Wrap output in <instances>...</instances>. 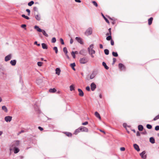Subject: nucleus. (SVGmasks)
<instances>
[{
    "label": "nucleus",
    "instance_id": "nucleus-42",
    "mask_svg": "<svg viewBox=\"0 0 159 159\" xmlns=\"http://www.w3.org/2000/svg\"><path fill=\"white\" fill-rule=\"evenodd\" d=\"M147 128L148 129H150L152 128V126L151 125L149 124H147L146 126Z\"/></svg>",
    "mask_w": 159,
    "mask_h": 159
},
{
    "label": "nucleus",
    "instance_id": "nucleus-62",
    "mask_svg": "<svg viewBox=\"0 0 159 159\" xmlns=\"http://www.w3.org/2000/svg\"><path fill=\"white\" fill-rule=\"evenodd\" d=\"M136 135L137 136H139L140 135V133H139V132L138 131L137 132Z\"/></svg>",
    "mask_w": 159,
    "mask_h": 159
},
{
    "label": "nucleus",
    "instance_id": "nucleus-9",
    "mask_svg": "<svg viewBox=\"0 0 159 159\" xmlns=\"http://www.w3.org/2000/svg\"><path fill=\"white\" fill-rule=\"evenodd\" d=\"M145 151H143L140 154V155L141 156V157L143 159H145L146 158L147 156L145 154Z\"/></svg>",
    "mask_w": 159,
    "mask_h": 159
},
{
    "label": "nucleus",
    "instance_id": "nucleus-40",
    "mask_svg": "<svg viewBox=\"0 0 159 159\" xmlns=\"http://www.w3.org/2000/svg\"><path fill=\"white\" fill-rule=\"evenodd\" d=\"M43 63L41 61L38 62L37 63V65L39 66H41L43 65Z\"/></svg>",
    "mask_w": 159,
    "mask_h": 159
},
{
    "label": "nucleus",
    "instance_id": "nucleus-2",
    "mask_svg": "<svg viewBox=\"0 0 159 159\" xmlns=\"http://www.w3.org/2000/svg\"><path fill=\"white\" fill-rule=\"evenodd\" d=\"M88 59L86 57H83L80 58L79 61L80 63L84 64L87 63L88 61Z\"/></svg>",
    "mask_w": 159,
    "mask_h": 159
},
{
    "label": "nucleus",
    "instance_id": "nucleus-31",
    "mask_svg": "<svg viewBox=\"0 0 159 159\" xmlns=\"http://www.w3.org/2000/svg\"><path fill=\"white\" fill-rule=\"evenodd\" d=\"M63 51L65 53L66 55H67L68 52L67 50L66 47H64L63 49Z\"/></svg>",
    "mask_w": 159,
    "mask_h": 159
},
{
    "label": "nucleus",
    "instance_id": "nucleus-55",
    "mask_svg": "<svg viewBox=\"0 0 159 159\" xmlns=\"http://www.w3.org/2000/svg\"><path fill=\"white\" fill-rule=\"evenodd\" d=\"M111 43L112 45H113L114 44V42L112 39H111Z\"/></svg>",
    "mask_w": 159,
    "mask_h": 159
},
{
    "label": "nucleus",
    "instance_id": "nucleus-8",
    "mask_svg": "<svg viewBox=\"0 0 159 159\" xmlns=\"http://www.w3.org/2000/svg\"><path fill=\"white\" fill-rule=\"evenodd\" d=\"M12 119V117L10 116H8L5 117V120L7 122H10Z\"/></svg>",
    "mask_w": 159,
    "mask_h": 159
},
{
    "label": "nucleus",
    "instance_id": "nucleus-10",
    "mask_svg": "<svg viewBox=\"0 0 159 159\" xmlns=\"http://www.w3.org/2000/svg\"><path fill=\"white\" fill-rule=\"evenodd\" d=\"M75 39L78 43H80V44H84V43L82 41V40L79 37H76L75 38Z\"/></svg>",
    "mask_w": 159,
    "mask_h": 159
},
{
    "label": "nucleus",
    "instance_id": "nucleus-20",
    "mask_svg": "<svg viewBox=\"0 0 159 159\" xmlns=\"http://www.w3.org/2000/svg\"><path fill=\"white\" fill-rule=\"evenodd\" d=\"M95 116L98 118L99 119L101 120V117L99 113L97 111H96L95 113Z\"/></svg>",
    "mask_w": 159,
    "mask_h": 159
},
{
    "label": "nucleus",
    "instance_id": "nucleus-18",
    "mask_svg": "<svg viewBox=\"0 0 159 159\" xmlns=\"http://www.w3.org/2000/svg\"><path fill=\"white\" fill-rule=\"evenodd\" d=\"M61 70L60 68H57L56 69V74L59 75H60Z\"/></svg>",
    "mask_w": 159,
    "mask_h": 159
},
{
    "label": "nucleus",
    "instance_id": "nucleus-39",
    "mask_svg": "<svg viewBox=\"0 0 159 159\" xmlns=\"http://www.w3.org/2000/svg\"><path fill=\"white\" fill-rule=\"evenodd\" d=\"M111 28H109V29H108V31H109V33H107L106 34V35H111Z\"/></svg>",
    "mask_w": 159,
    "mask_h": 159
},
{
    "label": "nucleus",
    "instance_id": "nucleus-3",
    "mask_svg": "<svg viewBox=\"0 0 159 159\" xmlns=\"http://www.w3.org/2000/svg\"><path fill=\"white\" fill-rule=\"evenodd\" d=\"M93 29L91 27H89L85 31V34L86 36H89L92 34Z\"/></svg>",
    "mask_w": 159,
    "mask_h": 159
},
{
    "label": "nucleus",
    "instance_id": "nucleus-45",
    "mask_svg": "<svg viewBox=\"0 0 159 159\" xmlns=\"http://www.w3.org/2000/svg\"><path fill=\"white\" fill-rule=\"evenodd\" d=\"M66 134L68 137H71L72 136V134L70 132H66Z\"/></svg>",
    "mask_w": 159,
    "mask_h": 159
},
{
    "label": "nucleus",
    "instance_id": "nucleus-4",
    "mask_svg": "<svg viewBox=\"0 0 159 159\" xmlns=\"http://www.w3.org/2000/svg\"><path fill=\"white\" fill-rule=\"evenodd\" d=\"M80 129L81 132H88L89 131V129L83 126L80 127Z\"/></svg>",
    "mask_w": 159,
    "mask_h": 159
},
{
    "label": "nucleus",
    "instance_id": "nucleus-44",
    "mask_svg": "<svg viewBox=\"0 0 159 159\" xmlns=\"http://www.w3.org/2000/svg\"><path fill=\"white\" fill-rule=\"evenodd\" d=\"M71 55L74 58H75V54L74 53V52L72 51L71 52Z\"/></svg>",
    "mask_w": 159,
    "mask_h": 159
},
{
    "label": "nucleus",
    "instance_id": "nucleus-5",
    "mask_svg": "<svg viewBox=\"0 0 159 159\" xmlns=\"http://www.w3.org/2000/svg\"><path fill=\"white\" fill-rule=\"evenodd\" d=\"M20 143V142L19 141L17 140L13 142L12 144V147H17L18 146Z\"/></svg>",
    "mask_w": 159,
    "mask_h": 159
},
{
    "label": "nucleus",
    "instance_id": "nucleus-43",
    "mask_svg": "<svg viewBox=\"0 0 159 159\" xmlns=\"http://www.w3.org/2000/svg\"><path fill=\"white\" fill-rule=\"evenodd\" d=\"M56 39L55 38L53 37L52 38V43H55L56 42Z\"/></svg>",
    "mask_w": 159,
    "mask_h": 159
},
{
    "label": "nucleus",
    "instance_id": "nucleus-51",
    "mask_svg": "<svg viewBox=\"0 0 159 159\" xmlns=\"http://www.w3.org/2000/svg\"><path fill=\"white\" fill-rule=\"evenodd\" d=\"M26 26V25L25 24H23L21 25V27L22 28H24L25 30L26 29V28H25Z\"/></svg>",
    "mask_w": 159,
    "mask_h": 159
},
{
    "label": "nucleus",
    "instance_id": "nucleus-35",
    "mask_svg": "<svg viewBox=\"0 0 159 159\" xmlns=\"http://www.w3.org/2000/svg\"><path fill=\"white\" fill-rule=\"evenodd\" d=\"M104 53L105 54L107 55H108L109 54V50L107 49H105L104 50Z\"/></svg>",
    "mask_w": 159,
    "mask_h": 159
},
{
    "label": "nucleus",
    "instance_id": "nucleus-48",
    "mask_svg": "<svg viewBox=\"0 0 159 159\" xmlns=\"http://www.w3.org/2000/svg\"><path fill=\"white\" fill-rule=\"evenodd\" d=\"M92 3L93 4V5L95 6L96 7H98V4L95 1H93Z\"/></svg>",
    "mask_w": 159,
    "mask_h": 159
},
{
    "label": "nucleus",
    "instance_id": "nucleus-32",
    "mask_svg": "<svg viewBox=\"0 0 159 159\" xmlns=\"http://www.w3.org/2000/svg\"><path fill=\"white\" fill-rule=\"evenodd\" d=\"M41 32H42L43 35L46 37H48V35L46 33L45 30H43Z\"/></svg>",
    "mask_w": 159,
    "mask_h": 159
},
{
    "label": "nucleus",
    "instance_id": "nucleus-11",
    "mask_svg": "<svg viewBox=\"0 0 159 159\" xmlns=\"http://www.w3.org/2000/svg\"><path fill=\"white\" fill-rule=\"evenodd\" d=\"M119 68L121 70H124L125 69L124 65L122 63H119L118 65Z\"/></svg>",
    "mask_w": 159,
    "mask_h": 159
},
{
    "label": "nucleus",
    "instance_id": "nucleus-33",
    "mask_svg": "<svg viewBox=\"0 0 159 159\" xmlns=\"http://www.w3.org/2000/svg\"><path fill=\"white\" fill-rule=\"evenodd\" d=\"M112 54L113 56L115 57H117L118 56V54L117 52H112Z\"/></svg>",
    "mask_w": 159,
    "mask_h": 159
},
{
    "label": "nucleus",
    "instance_id": "nucleus-28",
    "mask_svg": "<svg viewBox=\"0 0 159 159\" xmlns=\"http://www.w3.org/2000/svg\"><path fill=\"white\" fill-rule=\"evenodd\" d=\"M57 90L54 88L53 89H51L49 90V92L50 93H55L56 91Z\"/></svg>",
    "mask_w": 159,
    "mask_h": 159
},
{
    "label": "nucleus",
    "instance_id": "nucleus-25",
    "mask_svg": "<svg viewBox=\"0 0 159 159\" xmlns=\"http://www.w3.org/2000/svg\"><path fill=\"white\" fill-rule=\"evenodd\" d=\"M70 91H72L75 90L74 85L73 84L71 85L70 86Z\"/></svg>",
    "mask_w": 159,
    "mask_h": 159
},
{
    "label": "nucleus",
    "instance_id": "nucleus-1",
    "mask_svg": "<svg viewBox=\"0 0 159 159\" xmlns=\"http://www.w3.org/2000/svg\"><path fill=\"white\" fill-rule=\"evenodd\" d=\"M94 48V45L93 44H91L89 47L88 48V51L89 52V54L91 56V57L92 58L94 57V56L93 54H94L95 53V52L93 48Z\"/></svg>",
    "mask_w": 159,
    "mask_h": 159
},
{
    "label": "nucleus",
    "instance_id": "nucleus-53",
    "mask_svg": "<svg viewBox=\"0 0 159 159\" xmlns=\"http://www.w3.org/2000/svg\"><path fill=\"white\" fill-rule=\"evenodd\" d=\"M26 11L28 12V15H30V11L29 9H27L26 10Z\"/></svg>",
    "mask_w": 159,
    "mask_h": 159
},
{
    "label": "nucleus",
    "instance_id": "nucleus-26",
    "mask_svg": "<svg viewBox=\"0 0 159 159\" xmlns=\"http://www.w3.org/2000/svg\"><path fill=\"white\" fill-rule=\"evenodd\" d=\"M81 132L80 129V127L78 129L75 130V131L74 134L76 135L78 133H79L80 132Z\"/></svg>",
    "mask_w": 159,
    "mask_h": 159
},
{
    "label": "nucleus",
    "instance_id": "nucleus-21",
    "mask_svg": "<svg viewBox=\"0 0 159 159\" xmlns=\"http://www.w3.org/2000/svg\"><path fill=\"white\" fill-rule=\"evenodd\" d=\"M42 47L43 49H47L48 46L45 43H42Z\"/></svg>",
    "mask_w": 159,
    "mask_h": 159
},
{
    "label": "nucleus",
    "instance_id": "nucleus-60",
    "mask_svg": "<svg viewBox=\"0 0 159 159\" xmlns=\"http://www.w3.org/2000/svg\"><path fill=\"white\" fill-rule=\"evenodd\" d=\"M73 40L72 39H71L70 41V43L71 44L73 43Z\"/></svg>",
    "mask_w": 159,
    "mask_h": 159
},
{
    "label": "nucleus",
    "instance_id": "nucleus-61",
    "mask_svg": "<svg viewBox=\"0 0 159 159\" xmlns=\"http://www.w3.org/2000/svg\"><path fill=\"white\" fill-rule=\"evenodd\" d=\"M33 9L34 11H37V8L36 7H34L33 8Z\"/></svg>",
    "mask_w": 159,
    "mask_h": 159
},
{
    "label": "nucleus",
    "instance_id": "nucleus-58",
    "mask_svg": "<svg viewBox=\"0 0 159 159\" xmlns=\"http://www.w3.org/2000/svg\"><path fill=\"white\" fill-rule=\"evenodd\" d=\"M125 148L124 147H121L120 148V150L121 151H124L125 150Z\"/></svg>",
    "mask_w": 159,
    "mask_h": 159
},
{
    "label": "nucleus",
    "instance_id": "nucleus-6",
    "mask_svg": "<svg viewBox=\"0 0 159 159\" xmlns=\"http://www.w3.org/2000/svg\"><path fill=\"white\" fill-rule=\"evenodd\" d=\"M91 89L92 91H94L96 88V85L94 82L92 83L90 85Z\"/></svg>",
    "mask_w": 159,
    "mask_h": 159
},
{
    "label": "nucleus",
    "instance_id": "nucleus-34",
    "mask_svg": "<svg viewBox=\"0 0 159 159\" xmlns=\"http://www.w3.org/2000/svg\"><path fill=\"white\" fill-rule=\"evenodd\" d=\"M102 15L103 18H104V19L106 21V22L108 24H109V22L108 21V20L104 16V15L103 14H102Z\"/></svg>",
    "mask_w": 159,
    "mask_h": 159
},
{
    "label": "nucleus",
    "instance_id": "nucleus-46",
    "mask_svg": "<svg viewBox=\"0 0 159 159\" xmlns=\"http://www.w3.org/2000/svg\"><path fill=\"white\" fill-rule=\"evenodd\" d=\"M159 119V114L156 116L154 119V120H156Z\"/></svg>",
    "mask_w": 159,
    "mask_h": 159
},
{
    "label": "nucleus",
    "instance_id": "nucleus-41",
    "mask_svg": "<svg viewBox=\"0 0 159 159\" xmlns=\"http://www.w3.org/2000/svg\"><path fill=\"white\" fill-rule=\"evenodd\" d=\"M34 3V2L33 1H31L29 2L28 4V5L29 6H31Z\"/></svg>",
    "mask_w": 159,
    "mask_h": 159
},
{
    "label": "nucleus",
    "instance_id": "nucleus-19",
    "mask_svg": "<svg viewBox=\"0 0 159 159\" xmlns=\"http://www.w3.org/2000/svg\"><path fill=\"white\" fill-rule=\"evenodd\" d=\"M34 28L35 29H36L39 32H41L43 30H41V29H40L39 27V26H37V25H35L34 27Z\"/></svg>",
    "mask_w": 159,
    "mask_h": 159
},
{
    "label": "nucleus",
    "instance_id": "nucleus-13",
    "mask_svg": "<svg viewBox=\"0 0 159 159\" xmlns=\"http://www.w3.org/2000/svg\"><path fill=\"white\" fill-rule=\"evenodd\" d=\"M79 53L81 55L85 56L86 55V51L84 49H82L80 51Z\"/></svg>",
    "mask_w": 159,
    "mask_h": 159
},
{
    "label": "nucleus",
    "instance_id": "nucleus-47",
    "mask_svg": "<svg viewBox=\"0 0 159 159\" xmlns=\"http://www.w3.org/2000/svg\"><path fill=\"white\" fill-rule=\"evenodd\" d=\"M70 66L71 68H74L75 66V63H71L70 64Z\"/></svg>",
    "mask_w": 159,
    "mask_h": 159
},
{
    "label": "nucleus",
    "instance_id": "nucleus-27",
    "mask_svg": "<svg viewBox=\"0 0 159 159\" xmlns=\"http://www.w3.org/2000/svg\"><path fill=\"white\" fill-rule=\"evenodd\" d=\"M102 65L105 68L107 69L108 70L109 69V67H108L106 65V63L104 62H103L102 63Z\"/></svg>",
    "mask_w": 159,
    "mask_h": 159
},
{
    "label": "nucleus",
    "instance_id": "nucleus-17",
    "mask_svg": "<svg viewBox=\"0 0 159 159\" xmlns=\"http://www.w3.org/2000/svg\"><path fill=\"white\" fill-rule=\"evenodd\" d=\"M96 73L95 72H93L90 75V78L91 79H93L96 75Z\"/></svg>",
    "mask_w": 159,
    "mask_h": 159
},
{
    "label": "nucleus",
    "instance_id": "nucleus-59",
    "mask_svg": "<svg viewBox=\"0 0 159 159\" xmlns=\"http://www.w3.org/2000/svg\"><path fill=\"white\" fill-rule=\"evenodd\" d=\"M113 62L112 64H114L116 61V59L115 58H113Z\"/></svg>",
    "mask_w": 159,
    "mask_h": 159
},
{
    "label": "nucleus",
    "instance_id": "nucleus-7",
    "mask_svg": "<svg viewBox=\"0 0 159 159\" xmlns=\"http://www.w3.org/2000/svg\"><path fill=\"white\" fill-rule=\"evenodd\" d=\"M34 16L35 19L38 21H40L41 19V17L39 14H34Z\"/></svg>",
    "mask_w": 159,
    "mask_h": 159
},
{
    "label": "nucleus",
    "instance_id": "nucleus-24",
    "mask_svg": "<svg viewBox=\"0 0 159 159\" xmlns=\"http://www.w3.org/2000/svg\"><path fill=\"white\" fill-rule=\"evenodd\" d=\"M152 17H151L148 20V24L149 25H150L152 24Z\"/></svg>",
    "mask_w": 159,
    "mask_h": 159
},
{
    "label": "nucleus",
    "instance_id": "nucleus-15",
    "mask_svg": "<svg viewBox=\"0 0 159 159\" xmlns=\"http://www.w3.org/2000/svg\"><path fill=\"white\" fill-rule=\"evenodd\" d=\"M134 149L137 151H140V148L139 147V146L136 144H134Z\"/></svg>",
    "mask_w": 159,
    "mask_h": 159
},
{
    "label": "nucleus",
    "instance_id": "nucleus-23",
    "mask_svg": "<svg viewBox=\"0 0 159 159\" xmlns=\"http://www.w3.org/2000/svg\"><path fill=\"white\" fill-rule=\"evenodd\" d=\"M150 142L152 144H153L155 142V140L154 139L153 137H151L149 139Z\"/></svg>",
    "mask_w": 159,
    "mask_h": 159
},
{
    "label": "nucleus",
    "instance_id": "nucleus-52",
    "mask_svg": "<svg viewBox=\"0 0 159 159\" xmlns=\"http://www.w3.org/2000/svg\"><path fill=\"white\" fill-rule=\"evenodd\" d=\"M88 124V122L86 121L84 122L83 123H82V125H86Z\"/></svg>",
    "mask_w": 159,
    "mask_h": 159
},
{
    "label": "nucleus",
    "instance_id": "nucleus-56",
    "mask_svg": "<svg viewBox=\"0 0 159 159\" xmlns=\"http://www.w3.org/2000/svg\"><path fill=\"white\" fill-rule=\"evenodd\" d=\"M34 44H35L37 45L38 46H40V44L39 43H38L37 42V41H35L34 43Z\"/></svg>",
    "mask_w": 159,
    "mask_h": 159
},
{
    "label": "nucleus",
    "instance_id": "nucleus-64",
    "mask_svg": "<svg viewBox=\"0 0 159 159\" xmlns=\"http://www.w3.org/2000/svg\"><path fill=\"white\" fill-rule=\"evenodd\" d=\"M38 128L41 131H42L43 130V128L41 127H39Z\"/></svg>",
    "mask_w": 159,
    "mask_h": 159
},
{
    "label": "nucleus",
    "instance_id": "nucleus-16",
    "mask_svg": "<svg viewBox=\"0 0 159 159\" xmlns=\"http://www.w3.org/2000/svg\"><path fill=\"white\" fill-rule=\"evenodd\" d=\"M14 152L15 153L18 152L20 151L19 149L17 147H13Z\"/></svg>",
    "mask_w": 159,
    "mask_h": 159
},
{
    "label": "nucleus",
    "instance_id": "nucleus-37",
    "mask_svg": "<svg viewBox=\"0 0 159 159\" xmlns=\"http://www.w3.org/2000/svg\"><path fill=\"white\" fill-rule=\"evenodd\" d=\"M53 49L55 51V53H57L58 52V49L57 47H55L53 48Z\"/></svg>",
    "mask_w": 159,
    "mask_h": 159
},
{
    "label": "nucleus",
    "instance_id": "nucleus-63",
    "mask_svg": "<svg viewBox=\"0 0 159 159\" xmlns=\"http://www.w3.org/2000/svg\"><path fill=\"white\" fill-rule=\"evenodd\" d=\"M123 126L125 128H126L127 126V124L126 123H124Z\"/></svg>",
    "mask_w": 159,
    "mask_h": 159
},
{
    "label": "nucleus",
    "instance_id": "nucleus-30",
    "mask_svg": "<svg viewBox=\"0 0 159 159\" xmlns=\"http://www.w3.org/2000/svg\"><path fill=\"white\" fill-rule=\"evenodd\" d=\"M138 129L139 131H142L143 129V127L141 125H139L138 127Z\"/></svg>",
    "mask_w": 159,
    "mask_h": 159
},
{
    "label": "nucleus",
    "instance_id": "nucleus-29",
    "mask_svg": "<svg viewBox=\"0 0 159 159\" xmlns=\"http://www.w3.org/2000/svg\"><path fill=\"white\" fill-rule=\"evenodd\" d=\"M2 110L4 111L5 112H7V108L5 106H2Z\"/></svg>",
    "mask_w": 159,
    "mask_h": 159
},
{
    "label": "nucleus",
    "instance_id": "nucleus-49",
    "mask_svg": "<svg viewBox=\"0 0 159 159\" xmlns=\"http://www.w3.org/2000/svg\"><path fill=\"white\" fill-rule=\"evenodd\" d=\"M155 130L157 131L159 130V126L157 125L155 127Z\"/></svg>",
    "mask_w": 159,
    "mask_h": 159
},
{
    "label": "nucleus",
    "instance_id": "nucleus-36",
    "mask_svg": "<svg viewBox=\"0 0 159 159\" xmlns=\"http://www.w3.org/2000/svg\"><path fill=\"white\" fill-rule=\"evenodd\" d=\"M22 16L23 17L25 18V19H26L27 20H29L30 19L29 17L28 16H26L24 14L22 15Z\"/></svg>",
    "mask_w": 159,
    "mask_h": 159
},
{
    "label": "nucleus",
    "instance_id": "nucleus-54",
    "mask_svg": "<svg viewBox=\"0 0 159 159\" xmlns=\"http://www.w3.org/2000/svg\"><path fill=\"white\" fill-rule=\"evenodd\" d=\"M86 89L88 91H89L90 90V88L89 86L86 87Z\"/></svg>",
    "mask_w": 159,
    "mask_h": 159
},
{
    "label": "nucleus",
    "instance_id": "nucleus-57",
    "mask_svg": "<svg viewBox=\"0 0 159 159\" xmlns=\"http://www.w3.org/2000/svg\"><path fill=\"white\" fill-rule=\"evenodd\" d=\"M24 132V130H21V131H20V132H19L18 134V135H19V134H20L22 133H23Z\"/></svg>",
    "mask_w": 159,
    "mask_h": 159
},
{
    "label": "nucleus",
    "instance_id": "nucleus-14",
    "mask_svg": "<svg viewBox=\"0 0 159 159\" xmlns=\"http://www.w3.org/2000/svg\"><path fill=\"white\" fill-rule=\"evenodd\" d=\"M78 91L79 93V95L83 97L84 95V93L82 90L81 89H78Z\"/></svg>",
    "mask_w": 159,
    "mask_h": 159
},
{
    "label": "nucleus",
    "instance_id": "nucleus-38",
    "mask_svg": "<svg viewBox=\"0 0 159 159\" xmlns=\"http://www.w3.org/2000/svg\"><path fill=\"white\" fill-rule=\"evenodd\" d=\"M106 39L107 40H111V35H109V36H107V38H106Z\"/></svg>",
    "mask_w": 159,
    "mask_h": 159
},
{
    "label": "nucleus",
    "instance_id": "nucleus-22",
    "mask_svg": "<svg viewBox=\"0 0 159 159\" xmlns=\"http://www.w3.org/2000/svg\"><path fill=\"white\" fill-rule=\"evenodd\" d=\"M10 63L12 66H14L15 65L16 63V60H14L11 61H10Z\"/></svg>",
    "mask_w": 159,
    "mask_h": 159
},
{
    "label": "nucleus",
    "instance_id": "nucleus-12",
    "mask_svg": "<svg viewBox=\"0 0 159 159\" xmlns=\"http://www.w3.org/2000/svg\"><path fill=\"white\" fill-rule=\"evenodd\" d=\"M11 57V55L10 54L6 56L5 58V60L6 61H7L10 60Z\"/></svg>",
    "mask_w": 159,
    "mask_h": 159
},
{
    "label": "nucleus",
    "instance_id": "nucleus-50",
    "mask_svg": "<svg viewBox=\"0 0 159 159\" xmlns=\"http://www.w3.org/2000/svg\"><path fill=\"white\" fill-rule=\"evenodd\" d=\"M60 41H61V43L63 45V44H64V42L62 38H61L60 39Z\"/></svg>",
    "mask_w": 159,
    "mask_h": 159
}]
</instances>
